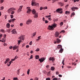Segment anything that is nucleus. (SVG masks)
<instances>
[{"instance_id":"nucleus-1","label":"nucleus","mask_w":80,"mask_h":80,"mask_svg":"<svg viewBox=\"0 0 80 80\" xmlns=\"http://www.w3.org/2000/svg\"><path fill=\"white\" fill-rule=\"evenodd\" d=\"M60 50H59V52L60 53H62V52H63V49H62V45H58L57 47V49H58V50L60 49Z\"/></svg>"},{"instance_id":"nucleus-2","label":"nucleus","mask_w":80,"mask_h":80,"mask_svg":"<svg viewBox=\"0 0 80 80\" xmlns=\"http://www.w3.org/2000/svg\"><path fill=\"white\" fill-rule=\"evenodd\" d=\"M63 10V9L62 8H59L56 10V12H58V13H59L61 14H62L63 13V11H61L60 12V11H62Z\"/></svg>"},{"instance_id":"nucleus-3","label":"nucleus","mask_w":80,"mask_h":80,"mask_svg":"<svg viewBox=\"0 0 80 80\" xmlns=\"http://www.w3.org/2000/svg\"><path fill=\"white\" fill-rule=\"evenodd\" d=\"M45 59H46V58H42L39 59V61H40V63H42Z\"/></svg>"},{"instance_id":"nucleus-4","label":"nucleus","mask_w":80,"mask_h":80,"mask_svg":"<svg viewBox=\"0 0 80 80\" xmlns=\"http://www.w3.org/2000/svg\"><path fill=\"white\" fill-rule=\"evenodd\" d=\"M24 38H25V37L24 35H21L18 38L20 40H24Z\"/></svg>"},{"instance_id":"nucleus-5","label":"nucleus","mask_w":80,"mask_h":80,"mask_svg":"<svg viewBox=\"0 0 80 80\" xmlns=\"http://www.w3.org/2000/svg\"><path fill=\"white\" fill-rule=\"evenodd\" d=\"M71 9L73 12H75V10H78V8L77 7H73L71 8Z\"/></svg>"},{"instance_id":"nucleus-6","label":"nucleus","mask_w":80,"mask_h":80,"mask_svg":"<svg viewBox=\"0 0 80 80\" xmlns=\"http://www.w3.org/2000/svg\"><path fill=\"white\" fill-rule=\"evenodd\" d=\"M23 6H21L19 8L18 10V13H20L22 11V8H23Z\"/></svg>"},{"instance_id":"nucleus-7","label":"nucleus","mask_w":80,"mask_h":80,"mask_svg":"<svg viewBox=\"0 0 80 80\" xmlns=\"http://www.w3.org/2000/svg\"><path fill=\"white\" fill-rule=\"evenodd\" d=\"M48 30H54V28H53V26H52V25L48 26Z\"/></svg>"},{"instance_id":"nucleus-8","label":"nucleus","mask_w":80,"mask_h":80,"mask_svg":"<svg viewBox=\"0 0 80 80\" xmlns=\"http://www.w3.org/2000/svg\"><path fill=\"white\" fill-rule=\"evenodd\" d=\"M32 22V20L29 19L27 21L26 24H27V25H29V24H30Z\"/></svg>"},{"instance_id":"nucleus-9","label":"nucleus","mask_w":80,"mask_h":80,"mask_svg":"<svg viewBox=\"0 0 80 80\" xmlns=\"http://www.w3.org/2000/svg\"><path fill=\"white\" fill-rule=\"evenodd\" d=\"M59 35V32H56L54 34V36L55 37H58Z\"/></svg>"},{"instance_id":"nucleus-10","label":"nucleus","mask_w":80,"mask_h":80,"mask_svg":"<svg viewBox=\"0 0 80 80\" xmlns=\"http://www.w3.org/2000/svg\"><path fill=\"white\" fill-rule=\"evenodd\" d=\"M49 61H55V59L54 58L51 57L48 58Z\"/></svg>"},{"instance_id":"nucleus-11","label":"nucleus","mask_w":80,"mask_h":80,"mask_svg":"<svg viewBox=\"0 0 80 80\" xmlns=\"http://www.w3.org/2000/svg\"><path fill=\"white\" fill-rule=\"evenodd\" d=\"M27 9L28 10L27 13H30V12L31 11V9H30V8L28 7H27Z\"/></svg>"},{"instance_id":"nucleus-12","label":"nucleus","mask_w":80,"mask_h":80,"mask_svg":"<svg viewBox=\"0 0 80 80\" xmlns=\"http://www.w3.org/2000/svg\"><path fill=\"white\" fill-rule=\"evenodd\" d=\"M11 32H12V33L13 34H16L17 33V31H16V29H13L12 31Z\"/></svg>"},{"instance_id":"nucleus-13","label":"nucleus","mask_w":80,"mask_h":80,"mask_svg":"<svg viewBox=\"0 0 80 80\" xmlns=\"http://www.w3.org/2000/svg\"><path fill=\"white\" fill-rule=\"evenodd\" d=\"M35 15L34 16V18H38V13L36 12L35 13V14H34Z\"/></svg>"},{"instance_id":"nucleus-14","label":"nucleus","mask_w":80,"mask_h":80,"mask_svg":"<svg viewBox=\"0 0 80 80\" xmlns=\"http://www.w3.org/2000/svg\"><path fill=\"white\" fill-rule=\"evenodd\" d=\"M10 61V59L8 58L6 59V61H5L4 62L5 64H6V63H7L8 62Z\"/></svg>"},{"instance_id":"nucleus-15","label":"nucleus","mask_w":80,"mask_h":80,"mask_svg":"<svg viewBox=\"0 0 80 80\" xmlns=\"http://www.w3.org/2000/svg\"><path fill=\"white\" fill-rule=\"evenodd\" d=\"M35 3V0H32V6H33V5H34Z\"/></svg>"},{"instance_id":"nucleus-16","label":"nucleus","mask_w":80,"mask_h":80,"mask_svg":"<svg viewBox=\"0 0 80 80\" xmlns=\"http://www.w3.org/2000/svg\"><path fill=\"white\" fill-rule=\"evenodd\" d=\"M56 42L58 43H59L60 42H61V40L59 38H57L56 39Z\"/></svg>"},{"instance_id":"nucleus-17","label":"nucleus","mask_w":80,"mask_h":80,"mask_svg":"<svg viewBox=\"0 0 80 80\" xmlns=\"http://www.w3.org/2000/svg\"><path fill=\"white\" fill-rule=\"evenodd\" d=\"M12 8H11L10 9H9L8 10V13H10V12L12 11Z\"/></svg>"},{"instance_id":"nucleus-18","label":"nucleus","mask_w":80,"mask_h":80,"mask_svg":"<svg viewBox=\"0 0 80 80\" xmlns=\"http://www.w3.org/2000/svg\"><path fill=\"white\" fill-rule=\"evenodd\" d=\"M32 13L33 14H35L37 12H36V11H35V10L34 9H33L32 11Z\"/></svg>"},{"instance_id":"nucleus-19","label":"nucleus","mask_w":80,"mask_h":80,"mask_svg":"<svg viewBox=\"0 0 80 80\" xmlns=\"http://www.w3.org/2000/svg\"><path fill=\"white\" fill-rule=\"evenodd\" d=\"M17 48H18V46H14L13 47V50H16V49H17Z\"/></svg>"},{"instance_id":"nucleus-20","label":"nucleus","mask_w":80,"mask_h":80,"mask_svg":"<svg viewBox=\"0 0 80 80\" xmlns=\"http://www.w3.org/2000/svg\"><path fill=\"white\" fill-rule=\"evenodd\" d=\"M7 27L8 28H10V23H8L6 25Z\"/></svg>"},{"instance_id":"nucleus-21","label":"nucleus","mask_w":80,"mask_h":80,"mask_svg":"<svg viewBox=\"0 0 80 80\" xmlns=\"http://www.w3.org/2000/svg\"><path fill=\"white\" fill-rule=\"evenodd\" d=\"M70 11H66L65 12V14L66 15H68V14H70Z\"/></svg>"},{"instance_id":"nucleus-22","label":"nucleus","mask_w":80,"mask_h":80,"mask_svg":"<svg viewBox=\"0 0 80 80\" xmlns=\"http://www.w3.org/2000/svg\"><path fill=\"white\" fill-rule=\"evenodd\" d=\"M21 40H18V45H20V43H21Z\"/></svg>"},{"instance_id":"nucleus-23","label":"nucleus","mask_w":80,"mask_h":80,"mask_svg":"<svg viewBox=\"0 0 80 80\" xmlns=\"http://www.w3.org/2000/svg\"><path fill=\"white\" fill-rule=\"evenodd\" d=\"M34 6H39V4L38 3H35L34 4Z\"/></svg>"},{"instance_id":"nucleus-24","label":"nucleus","mask_w":80,"mask_h":80,"mask_svg":"<svg viewBox=\"0 0 80 80\" xmlns=\"http://www.w3.org/2000/svg\"><path fill=\"white\" fill-rule=\"evenodd\" d=\"M59 5H60V6L61 7L63 6V3L62 2H59Z\"/></svg>"},{"instance_id":"nucleus-25","label":"nucleus","mask_w":80,"mask_h":80,"mask_svg":"<svg viewBox=\"0 0 80 80\" xmlns=\"http://www.w3.org/2000/svg\"><path fill=\"white\" fill-rule=\"evenodd\" d=\"M51 70H52V71H53V70H55V67H51Z\"/></svg>"},{"instance_id":"nucleus-26","label":"nucleus","mask_w":80,"mask_h":80,"mask_svg":"<svg viewBox=\"0 0 80 80\" xmlns=\"http://www.w3.org/2000/svg\"><path fill=\"white\" fill-rule=\"evenodd\" d=\"M58 20V18H57V19H53V21L54 22H57Z\"/></svg>"},{"instance_id":"nucleus-27","label":"nucleus","mask_w":80,"mask_h":80,"mask_svg":"<svg viewBox=\"0 0 80 80\" xmlns=\"http://www.w3.org/2000/svg\"><path fill=\"white\" fill-rule=\"evenodd\" d=\"M36 59H38L40 57H39V56L38 55H36L35 56Z\"/></svg>"},{"instance_id":"nucleus-28","label":"nucleus","mask_w":80,"mask_h":80,"mask_svg":"<svg viewBox=\"0 0 80 80\" xmlns=\"http://www.w3.org/2000/svg\"><path fill=\"white\" fill-rule=\"evenodd\" d=\"M40 38H41V36H39L38 37V39H37L36 40V41H38L39 40H40Z\"/></svg>"},{"instance_id":"nucleus-29","label":"nucleus","mask_w":80,"mask_h":80,"mask_svg":"<svg viewBox=\"0 0 80 80\" xmlns=\"http://www.w3.org/2000/svg\"><path fill=\"white\" fill-rule=\"evenodd\" d=\"M52 27H53V28H55V27H57V25L53 24V25H52Z\"/></svg>"},{"instance_id":"nucleus-30","label":"nucleus","mask_w":80,"mask_h":80,"mask_svg":"<svg viewBox=\"0 0 80 80\" xmlns=\"http://www.w3.org/2000/svg\"><path fill=\"white\" fill-rule=\"evenodd\" d=\"M11 20L12 21V23H14V21H15V20H16V19L15 18H13V19H11Z\"/></svg>"},{"instance_id":"nucleus-31","label":"nucleus","mask_w":80,"mask_h":80,"mask_svg":"<svg viewBox=\"0 0 80 80\" xmlns=\"http://www.w3.org/2000/svg\"><path fill=\"white\" fill-rule=\"evenodd\" d=\"M27 74L28 75H29L30 74V69H28L27 71Z\"/></svg>"},{"instance_id":"nucleus-32","label":"nucleus","mask_w":80,"mask_h":80,"mask_svg":"<svg viewBox=\"0 0 80 80\" xmlns=\"http://www.w3.org/2000/svg\"><path fill=\"white\" fill-rule=\"evenodd\" d=\"M42 73L44 74H46L47 73V71H46L44 70L42 71Z\"/></svg>"},{"instance_id":"nucleus-33","label":"nucleus","mask_w":80,"mask_h":80,"mask_svg":"<svg viewBox=\"0 0 80 80\" xmlns=\"http://www.w3.org/2000/svg\"><path fill=\"white\" fill-rule=\"evenodd\" d=\"M2 40L4 41V43L5 42V41L6 40V38H2Z\"/></svg>"},{"instance_id":"nucleus-34","label":"nucleus","mask_w":80,"mask_h":80,"mask_svg":"<svg viewBox=\"0 0 80 80\" xmlns=\"http://www.w3.org/2000/svg\"><path fill=\"white\" fill-rule=\"evenodd\" d=\"M1 32H2V33H5V31L3 29L1 30Z\"/></svg>"},{"instance_id":"nucleus-35","label":"nucleus","mask_w":80,"mask_h":80,"mask_svg":"<svg viewBox=\"0 0 80 80\" xmlns=\"http://www.w3.org/2000/svg\"><path fill=\"white\" fill-rule=\"evenodd\" d=\"M60 25L62 27V26L63 25V22H61L60 23Z\"/></svg>"},{"instance_id":"nucleus-36","label":"nucleus","mask_w":80,"mask_h":80,"mask_svg":"<svg viewBox=\"0 0 80 80\" xmlns=\"http://www.w3.org/2000/svg\"><path fill=\"white\" fill-rule=\"evenodd\" d=\"M64 61H65V59H64L62 62V64H63V65H65V64H64Z\"/></svg>"},{"instance_id":"nucleus-37","label":"nucleus","mask_w":80,"mask_h":80,"mask_svg":"<svg viewBox=\"0 0 80 80\" xmlns=\"http://www.w3.org/2000/svg\"><path fill=\"white\" fill-rule=\"evenodd\" d=\"M15 13V12L13 11H12V12H11V14L12 15H13V14H14Z\"/></svg>"},{"instance_id":"nucleus-38","label":"nucleus","mask_w":80,"mask_h":80,"mask_svg":"<svg viewBox=\"0 0 80 80\" xmlns=\"http://www.w3.org/2000/svg\"><path fill=\"white\" fill-rule=\"evenodd\" d=\"M20 69H19V70H18V72H17V73L18 75V74H19V73H20V71H20Z\"/></svg>"},{"instance_id":"nucleus-39","label":"nucleus","mask_w":80,"mask_h":80,"mask_svg":"<svg viewBox=\"0 0 80 80\" xmlns=\"http://www.w3.org/2000/svg\"><path fill=\"white\" fill-rule=\"evenodd\" d=\"M48 8L47 7H45L43 8V9L44 10H45V9H47Z\"/></svg>"},{"instance_id":"nucleus-40","label":"nucleus","mask_w":80,"mask_h":80,"mask_svg":"<svg viewBox=\"0 0 80 80\" xmlns=\"http://www.w3.org/2000/svg\"><path fill=\"white\" fill-rule=\"evenodd\" d=\"M51 17V15H49L48 16H47L45 17H47V18H48L49 17Z\"/></svg>"},{"instance_id":"nucleus-41","label":"nucleus","mask_w":80,"mask_h":80,"mask_svg":"<svg viewBox=\"0 0 80 80\" xmlns=\"http://www.w3.org/2000/svg\"><path fill=\"white\" fill-rule=\"evenodd\" d=\"M3 36V34H0V39H1V38Z\"/></svg>"},{"instance_id":"nucleus-42","label":"nucleus","mask_w":80,"mask_h":80,"mask_svg":"<svg viewBox=\"0 0 80 80\" xmlns=\"http://www.w3.org/2000/svg\"><path fill=\"white\" fill-rule=\"evenodd\" d=\"M39 50L40 49L38 48L36 50V52H38V51H39Z\"/></svg>"},{"instance_id":"nucleus-43","label":"nucleus","mask_w":80,"mask_h":80,"mask_svg":"<svg viewBox=\"0 0 80 80\" xmlns=\"http://www.w3.org/2000/svg\"><path fill=\"white\" fill-rule=\"evenodd\" d=\"M33 36H35V35H36V32H34V33H33Z\"/></svg>"},{"instance_id":"nucleus-44","label":"nucleus","mask_w":80,"mask_h":80,"mask_svg":"<svg viewBox=\"0 0 80 80\" xmlns=\"http://www.w3.org/2000/svg\"><path fill=\"white\" fill-rule=\"evenodd\" d=\"M62 32V33L65 32V30H62L61 32H60V33H61Z\"/></svg>"},{"instance_id":"nucleus-45","label":"nucleus","mask_w":80,"mask_h":80,"mask_svg":"<svg viewBox=\"0 0 80 80\" xmlns=\"http://www.w3.org/2000/svg\"><path fill=\"white\" fill-rule=\"evenodd\" d=\"M11 17V18H13V15H10Z\"/></svg>"},{"instance_id":"nucleus-46","label":"nucleus","mask_w":80,"mask_h":80,"mask_svg":"<svg viewBox=\"0 0 80 80\" xmlns=\"http://www.w3.org/2000/svg\"><path fill=\"white\" fill-rule=\"evenodd\" d=\"M3 8H4L3 6L1 7V10H3Z\"/></svg>"},{"instance_id":"nucleus-47","label":"nucleus","mask_w":80,"mask_h":80,"mask_svg":"<svg viewBox=\"0 0 80 80\" xmlns=\"http://www.w3.org/2000/svg\"><path fill=\"white\" fill-rule=\"evenodd\" d=\"M45 23H48V21L47 20H45Z\"/></svg>"},{"instance_id":"nucleus-48","label":"nucleus","mask_w":80,"mask_h":80,"mask_svg":"<svg viewBox=\"0 0 80 80\" xmlns=\"http://www.w3.org/2000/svg\"><path fill=\"white\" fill-rule=\"evenodd\" d=\"M68 4L67 5L65 6V8H68Z\"/></svg>"},{"instance_id":"nucleus-49","label":"nucleus","mask_w":80,"mask_h":80,"mask_svg":"<svg viewBox=\"0 0 80 80\" xmlns=\"http://www.w3.org/2000/svg\"><path fill=\"white\" fill-rule=\"evenodd\" d=\"M32 58H33V56L32 55H31L29 59H32Z\"/></svg>"},{"instance_id":"nucleus-50","label":"nucleus","mask_w":80,"mask_h":80,"mask_svg":"<svg viewBox=\"0 0 80 80\" xmlns=\"http://www.w3.org/2000/svg\"><path fill=\"white\" fill-rule=\"evenodd\" d=\"M12 19H11L10 20H8L9 23H11V22H12Z\"/></svg>"},{"instance_id":"nucleus-51","label":"nucleus","mask_w":80,"mask_h":80,"mask_svg":"<svg viewBox=\"0 0 80 80\" xmlns=\"http://www.w3.org/2000/svg\"><path fill=\"white\" fill-rule=\"evenodd\" d=\"M72 15H73V16H74L75 14V13L74 12H73L72 14Z\"/></svg>"},{"instance_id":"nucleus-52","label":"nucleus","mask_w":80,"mask_h":80,"mask_svg":"<svg viewBox=\"0 0 80 80\" xmlns=\"http://www.w3.org/2000/svg\"><path fill=\"white\" fill-rule=\"evenodd\" d=\"M46 80H50V78H46Z\"/></svg>"},{"instance_id":"nucleus-53","label":"nucleus","mask_w":80,"mask_h":80,"mask_svg":"<svg viewBox=\"0 0 80 80\" xmlns=\"http://www.w3.org/2000/svg\"><path fill=\"white\" fill-rule=\"evenodd\" d=\"M6 37H7V35H6V34L4 35L3 36L4 38H6Z\"/></svg>"},{"instance_id":"nucleus-54","label":"nucleus","mask_w":80,"mask_h":80,"mask_svg":"<svg viewBox=\"0 0 80 80\" xmlns=\"http://www.w3.org/2000/svg\"><path fill=\"white\" fill-rule=\"evenodd\" d=\"M1 3H2L3 2H4V0H1Z\"/></svg>"},{"instance_id":"nucleus-55","label":"nucleus","mask_w":80,"mask_h":80,"mask_svg":"<svg viewBox=\"0 0 80 80\" xmlns=\"http://www.w3.org/2000/svg\"><path fill=\"white\" fill-rule=\"evenodd\" d=\"M26 48H29V45H27L26 46Z\"/></svg>"},{"instance_id":"nucleus-56","label":"nucleus","mask_w":80,"mask_h":80,"mask_svg":"<svg viewBox=\"0 0 80 80\" xmlns=\"http://www.w3.org/2000/svg\"><path fill=\"white\" fill-rule=\"evenodd\" d=\"M32 41H31L30 42V43H29V45H32Z\"/></svg>"},{"instance_id":"nucleus-57","label":"nucleus","mask_w":80,"mask_h":80,"mask_svg":"<svg viewBox=\"0 0 80 80\" xmlns=\"http://www.w3.org/2000/svg\"><path fill=\"white\" fill-rule=\"evenodd\" d=\"M38 78H36L35 79V80H38Z\"/></svg>"},{"instance_id":"nucleus-58","label":"nucleus","mask_w":80,"mask_h":80,"mask_svg":"<svg viewBox=\"0 0 80 80\" xmlns=\"http://www.w3.org/2000/svg\"><path fill=\"white\" fill-rule=\"evenodd\" d=\"M18 58V56H16V57H15V58L16 59H17V58Z\"/></svg>"},{"instance_id":"nucleus-59","label":"nucleus","mask_w":80,"mask_h":80,"mask_svg":"<svg viewBox=\"0 0 80 80\" xmlns=\"http://www.w3.org/2000/svg\"><path fill=\"white\" fill-rule=\"evenodd\" d=\"M12 47H13L12 46H10L9 47V48L11 49H12Z\"/></svg>"},{"instance_id":"nucleus-60","label":"nucleus","mask_w":80,"mask_h":80,"mask_svg":"<svg viewBox=\"0 0 80 80\" xmlns=\"http://www.w3.org/2000/svg\"><path fill=\"white\" fill-rule=\"evenodd\" d=\"M42 9H43V8H42V7H41L40 8V10H42Z\"/></svg>"},{"instance_id":"nucleus-61","label":"nucleus","mask_w":80,"mask_h":80,"mask_svg":"<svg viewBox=\"0 0 80 80\" xmlns=\"http://www.w3.org/2000/svg\"><path fill=\"white\" fill-rule=\"evenodd\" d=\"M46 67V68H49V65H47Z\"/></svg>"},{"instance_id":"nucleus-62","label":"nucleus","mask_w":80,"mask_h":80,"mask_svg":"<svg viewBox=\"0 0 80 80\" xmlns=\"http://www.w3.org/2000/svg\"><path fill=\"white\" fill-rule=\"evenodd\" d=\"M16 60V59L14 58L13 59H12L11 60H12V61H14V60Z\"/></svg>"},{"instance_id":"nucleus-63","label":"nucleus","mask_w":80,"mask_h":80,"mask_svg":"<svg viewBox=\"0 0 80 80\" xmlns=\"http://www.w3.org/2000/svg\"><path fill=\"white\" fill-rule=\"evenodd\" d=\"M57 78H54L53 79V80H57Z\"/></svg>"},{"instance_id":"nucleus-64","label":"nucleus","mask_w":80,"mask_h":80,"mask_svg":"<svg viewBox=\"0 0 80 80\" xmlns=\"http://www.w3.org/2000/svg\"><path fill=\"white\" fill-rule=\"evenodd\" d=\"M48 20H52V18H48Z\"/></svg>"}]
</instances>
